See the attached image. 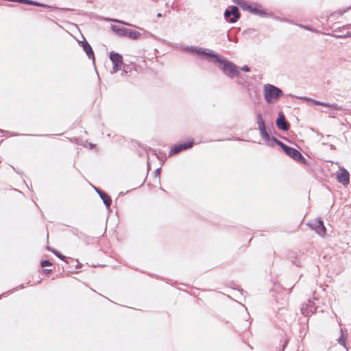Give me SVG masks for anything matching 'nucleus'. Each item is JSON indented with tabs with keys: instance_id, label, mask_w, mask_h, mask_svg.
I'll list each match as a JSON object with an SVG mask.
<instances>
[{
	"instance_id": "obj_4",
	"label": "nucleus",
	"mask_w": 351,
	"mask_h": 351,
	"mask_svg": "<svg viewBox=\"0 0 351 351\" xmlns=\"http://www.w3.org/2000/svg\"><path fill=\"white\" fill-rule=\"evenodd\" d=\"M223 16L227 22L234 23L240 18L239 8L235 5L229 6L225 10Z\"/></svg>"
},
{
	"instance_id": "obj_15",
	"label": "nucleus",
	"mask_w": 351,
	"mask_h": 351,
	"mask_svg": "<svg viewBox=\"0 0 351 351\" xmlns=\"http://www.w3.org/2000/svg\"><path fill=\"white\" fill-rule=\"evenodd\" d=\"M245 11H248L252 14L258 15L261 16H265L267 14L265 11L261 10L256 7H253L252 5H250L249 3L247 5H245Z\"/></svg>"
},
{
	"instance_id": "obj_34",
	"label": "nucleus",
	"mask_w": 351,
	"mask_h": 351,
	"mask_svg": "<svg viewBox=\"0 0 351 351\" xmlns=\"http://www.w3.org/2000/svg\"><path fill=\"white\" fill-rule=\"evenodd\" d=\"M49 250H50L51 252V250H53L52 248H48Z\"/></svg>"
},
{
	"instance_id": "obj_27",
	"label": "nucleus",
	"mask_w": 351,
	"mask_h": 351,
	"mask_svg": "<svg viewBox=\"0 0 351 351\" xmlns=\"http://www.w3.org/2000/svg\"><path fill=\"white\" fill-rule=\"evenodd\" d=\"M77 261V264L75 266V269L81 268V267H82V265L81 263H80L77 261Z\"/></svg>"
},
{
	"instance_id": "obj_10",
	"label": "nucleus",
	"mask_w": 351,
	"mask_h": 351,
	"mask_svg": "<svg viewBox=\"0 0 351 351\" xmlns=\"http://www.w3.org/2000/svg\"><path fill=\"white\" fill-rule=\"evenodd\" d=\"M303 99L305 100V101H311V103H313L315 105L323 106H326V107H330V108H332L334 110H341V107H340L337 104H329V103L322 102V101H317V100H315L313 99H311V98H309V97H304L303 98Z\"/></svg>"
},
{
	"instance_id": "obj_14",
	"label": "nucleus",
	"mask_w": 351,
	"mask_h": 351,
	"mask_svg": "<svg viewBox=\"0 0 351 351\" xmlns=\"http://www.w3.org/2000/svg\"><path fill=\"white\" fill-rule=\"evenodd\" d=\"M313 229H314L315 232L322 237H324L326 234V229L324 221L322 219L317 220Z\"/></svg>"
},
{
	"instance_id": "obj_20",
	"label": "nucleus",
	"mask_w": 351,
	"mask_h": 351,
	"mask_svg": "<svg viewBox=\"0 0 351 351\" xmlns=\"http://www.w3.org/2000/svg\"><path fill=\"white\" fill-rule=\"evenodd\" d=\"M233 2L239 5L243 10L245 9V5L248 4L245 0H233Z\"/></svg>"
},
{
	"instance_id": "obj_5",
	"label": "nucleus",
	"mask_w": 351,
	"mask_h": 351,
	"mask_svg": "<svg viewBox=\"0 0 351 351\" xmlns=\"http://www.w3.org/2000/svg\"><path fill=\"white\" fill-rule=\"evenodd\" d=\"M184 50L186 51L195 53L198 56L205 57L206 58H207L210 60H211V58L213 56H215V51H214L213 50H210V49H204V48H202V47H195V46L186 47L184 48Z\"/></svg>"
},
{
	"instance_id": "obj_22",
	"label": "nucleus",
	"mask_w": 351,
	"mask_h": 351,
	"mask_svg": "<svg viewBox=\"0 0 351 351\" xmlns=\"http://www.w3.org/2000/svg\"><path fill=\"white\" fill-rule=\"evenodd\" d=\"M51 265H52V263L50 262L49 260H44L40 262V266L42 267L51 266Z\"/></svg>"
},
{
	"instance_id": "obj_28",
	"label": "nucleus",
	"mask_w": 351,
	"mask_h": 351,
	"mask_svg": "<svg viewBox=\"0 0 351 351\" xmlns=\"http://www.w3.org/2000/svg\"><path fill=\"white\" fill-rule=\"evenodd\" d=\"M160 173V168H158L155 170V174L156 176H159Z\"/></svg>"
},
{
	"instance_id": "obj_23",
	"label": "nucleus",
	"mask_w": 351,
	"mask_h": 351,
	"mask_svg": "<svg viewBox=\"0 0 351 351\" xmlns=\"http://www.w3.org/2000/svg\"><path fill=\"white\" fill-rule=\"evenodd\" d=\"M110 21H114V22L117 23H121V24H123V25H131L130 24H129L128 23H125L124 21H120V20H118V19H110Z\"/></svg>"
},
{
	"instance_id": "obj_6",
	"label": "nucleus",
	"mask_w": 351,
	"mask_h": 351,
	"mask_svg": "<svg viewBox=\"0 0 351 351\" xmlns=\"http://www.w3.org/2000/svg\"><path fill=\"white\" fill-rule=\"evenodd\" d=\"M109 58L113 64V72L117 73L119 71L123 64V57L121 54L117 52L112 51L110 53Z\"/></svg>"
},
{
	"instance_id": "obj_26",
	"label": "nucleus",
	"mask_w": 351,
	"mask_h": 351,
	"mask_svg": "<svg viewBox=\"0 0 351 351\" xmlns=\"http://www.w3.org/2000/svg\"><path fill=\"white\" fill-rule=\"evenodd\" d=\"M337 38H346L347 36H346V34L344 35H335L334 36Z\"/></svg>"
},
{
	"instance_id": "obj_18",
	"label": "nucleus",
	"mask_w": 351,
	"mask_h": 351,
	"mask_svg": "<svg viewBox=\"0 0 351 351\" xmlns=\"http://www.w3.org/2000/svg\"><path fill=\"white\" fill-rule=\"evenodd\" d=\"M340 331H341V336L337 339V341L340 345L343 346L344 348H346V337L344 336L343 330L342 328H341Z\"/></svg>"
},
{
	"instance_id": "obj_24",
	"label": "nucleus",
	"mask_w": 351,
	"mask_h": 351,
	"mask_svg": "<svg viewBox=\"0 0 351 351\" xmlns=\"http://www.w3.org/2000/svg\"><path fill=\"white\" fill-rule=\"evenodd\" d=\"M241 71L244 72H249L250 71V69L248 66L244 65L242 67L240 68Z\"/></svg>"
},
{
	"instance_id": "obj_30",
	"label": "nucleus",
	"mask_w": 351,
	"mask_h": 351,
	"mask_svg": "<svg viewBox=\"0 0 351 351\" xmlns=\"http://www.w3.org/2000/svg\"><path fill=\"white\" fill-rule=\"evenodd\" d=\"M346 36H347V38L351 37V32H348L346 34Z\"/></svg>"
},
{
	"instance_id": "obj_16",
	"label": "nucleus",
	"mask_w": 351,
	"mask_h": 351,
	"mask_svg": "<svg viewBox=\"0 0 351 351\" xmlns=\"http://www.w3.org/2000/svg\"><path fill=\"white\" fill-rule=\"evenodd\" d=\"M141 36V34L135 30L125 28L123 37H128L130 38L136 40Z\"/></svg>"
},
{
	"instance_id": "obj_21",
	"label": "nucleus",
	"mask_w": 351,
	"mask_h": 351,
	"mask_svg": "<svg viewBox=\"0 0 351 351\" xmlns=\"http://www.w3.org/2000/svg\"><path fill=\"white\" fill-rule=\"evenodd\" d=\"M295 160L302 163V164H306L307 160L302 155V154L300 152Z\"/></svg>"
},
{
	"instance_id": "obj_7",
	"label": "nucleus",
	"mask_w": 351,
	"mask_h": 351,
	"mask_svg": "<svg viewBox=\"0 0 351 351\" xmlns=\"http://www.w3.org/2000/svg\"><path fill=\"white\" fill-rule=\"evenodd\" d=\"M194 145L193 141H188V142H182L179 144L174 145L171 150L169 151V156L177 154L184 150L189 149L192 147Z\"/></svg>"
},
{
	"instance_id": "obj_11",
	"label": "nucleus",
	"mask_w": 351,
	"mask_h": 351,
	"mask_svg": "<svg viewBox=\"0 0 351 351\" xmlns=\"http://www.w3.org/2000/svg\"><path fill=\"white\" fill-rule=\"evenodd\" d=\"M81 46L83 48V50L86 52L87 56L89 59H91L93 62H95V55L93 50L88 43V41L84 38V40L81 43Z\"/></svg>"
},
{
	"instance_id": "obj_9",
	"label": "nucleus",
	"mask_w": 351,
	"mask_h": 351,
	"mask_svg": "<svg viewBox=\"0 0 351 351\" xmlns=\"http://www.w3.org/2000/svg\"><path fill=\"white\" fill-rule=\"evenodd\" d=\"M276 124L278 129L283 131H287L290 128V124L288 121H287L282 112H280L278 113V117L276 121Z\"/></svg>"
},
{
	"instance_id": "obj_25",
	"label": "nucleus",
	"mask_w": 351,
	"mask_h": 351,
	"mask_svg": "<svg viewBox=\"0 0 351 351\" xmlns=\"http://www.w3.org/2000/svg\"><path fill=\"white\" fill-rule=\"evenodd\" d=\"M300 27L304 28V29H306V30H310V31L312 30V29H311V27L310 26L301 25Z\"/></svg>"
},
{
	"instance_id": "obj_12",
	"label": "nucleus",
	"mask_w": 351,
	"mask_h": 351,
	"mask_svg": "<svg viewBox=\"0 0 351 351\" xmlns=\"http://www.w3.org/2000/svg\"><path fill=\"white\" fill-rule=\"evenodd\" d=\"M18 3L30 5H34V6H37V7H42V8H51V9H54V10L58 9L57 7L51 6L49 5H47V4L42 3H40L38 1H32V0H19Z\"/></svg>"
},
{
	"instance_id": "obj_31",
	"label": "nucleus",
	"mask_w": 351,
	"mask_h": 351,
	"mask_svg": "<svg viewBox=\"0 0 351 351\" xmlns=\"http://www.w3.org/2000/svg\"><path fill=\"white\" fill-rule=\"evenodd\" d=\"M162 14L161 13H158L157 14V17H162Z\"/></svg>"
},
{
	"instance_id": "obj_29",
	"label": "nucleus",
	"mask_w": 351,
	"mask_h": 351,
	"mask_svg": "<svg viewBox=\"0 0 351 351\" xmlns=\"http://www.w3.org/2000/svg\"><path fill=\"white\" fill-rule=\"evenodd\" d=\"M52 269H44V272L46 274H50L51 273Z\"/></svg>"
},
{
	"instance_id": "obj_2",
	"label": "nucleus",
	"mask_w": 351,
	"mask_h": 351,
	"mask_svg": "<svg viewBox=\"0 0 351 351\" xmlns=\"http://www.w3.org/2000/svg\"><path fill=\"white\" fill-rule=\"evenodd\" d=\"M215 56H213L210 60L219 63L221 70L226 75L231 79L235 77H242L239 71V67L235 64L216 52H215Z\"/></svg>"
},
{
	"instance_id": "obj_8",
	"label": "nucleus",
	"mask_w": 351,
	"mask_h": 351,
	"mask_svg": "<svg viewBox=\"0 0 351 351\" xmlns=\"http://www.w3.org/2000/svg\"><path fill=\"white\" fill-rule=\"evenodd\" d=\"M336 179L343 185H347L350 182V173L346 169L342 168L336 173Z\"/></svg>"
},
{
	"instance_id": "obj_33",
	"label": "nucleus",
	"mask_w": 351,
	"mask_h": 351,
	"mask_svg": "<svg viewBox=\"0 0 351 351\" xmlns=\"http://www.w3.org/2000/svg\"><path fill=\"white\" fill-rule=\"evenodd\" d=\"M62 10H70L71 9H69V8H66H66H63Z\"/></svg>"
},
{
	"instance_id": "obj_1",
	"label": "nucleus",
	"mask_w": 351,
	"mask_h": 351,
	"mask_svg": "<svg viewBox=\"0 0 351 351\" xmlns=\"http://www.w3.org/2000/svg\"><path fill=\"white\" fill-rule=\"evenodd\" d=\"M256 120L258 130L260 131V134L266 142L267 145L272 147L274 144H276L287 156H290L294 160L296 159L300 152L298 149L285 144L276 137L270 136L268 131L267 130L263 116L261 113L256 114Z\"/></svg>"
},
{
	"instance_id": "obj_19",
	"label": "nucleus",
	"mask_w": 351,
	"mask_h": 351,
	"mask_svg": "<svg viewBox=\"0 0 351 351\" xmlns=\"http://www.w3.org/2000/svg\"><path fill=\"white\" fill-rule=\"evenodd\" d=\"M51 252H53L55 256H56L58 258H59L60 259H61L62 261H64L65 262H67V258L62 254L60 252H58V250H51Z\"/></svg>"
},
{
	"instance_id": "obj_3",
	"label": "nucleus",
	"mask_w": 351,
	"mask_h": 351,
	"mask_svg": "<svg viewBox=\"0 0 351 351\" xmlns=\"http://www.w3.org/2000/svg\"><path fill=\"white\" fill-rule=\"evenodd\" d=\"M283 95L282 90L278 87L267 84L264 86V97L267 103L271 104L273 101L278 99Z\"/></svg>"
},
{
	"instance_id": "obj_32",
	"label": "nucleus",
	"mask_w": 351,
	"mask_h": 351,
	"mask_svg": "<svg viewBox=\"0 0 351 351\" xmlns=\"http://www.w3.org/2000/svg\"><path fill=\"white\" fill-rule=\"evenodd\" d=\"M350 27H351V24H350V25H348L346 26V28H347V29H349V28H350Z\"/></svg>"
},
{
	"instance_id": "obj_13",
	"label": "nucleus",
	"mask_w": 351,
	"mask_h": 351,
	"mask_svg": "<svg viewBox=\"0 0 351 351\" xmlns=\"http://www.w3.org/2000/svg\"><path fill=\"white\" fill-rule=\"evenodd\" d=\"M97 193L99 194L101 199L103 200L104 204L106 206L107 208H109L112 204L111 197L104 191L95 188Z\"/></svg>"
},
{
	"instance_id": "obj_17",
	"label": "nucleus",
	"mask_w": 351,
	"mask_h": 351,
	"mask_svg": "<svg viewBox=\"0 0 351 351\" xmlns=\"http://www.w3.org/2000/svg\"><path fill=\"white\" fill-rule=\"evenodd\" d=\"M111 29L117 36L123 37L125 28L119 27L116 25H112Z\"/></svg>"
}]
</instances>
